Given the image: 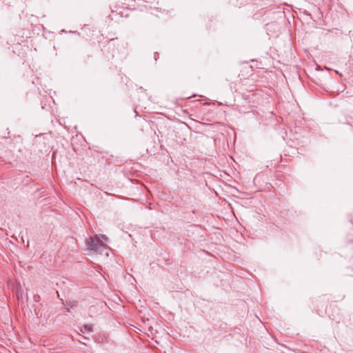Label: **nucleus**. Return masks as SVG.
<instances>
[{"mask_svg":"<svg viewBox=\"0 0 353 353\" xmlns=\"http://www.w3.org/2000/svg\"><path fill=\"white\" fill-rule=\"evenodd\" d=\"M92 325H85L83 326V329H84L85 331L91 332V331H92Z\"/></svg>","mask_w":353,"mask_h":353,"instance_id":"f03ea898","label":"nucleus"},{"mask_svg":"<svg viewBox=\"0 0 353 353\" xmlns=\"http://www.w3.org/2000/svg\"><path fill=\"white\" fill-rule=\"evenodd\" d=\"M101 239L102 241H103H103H108V237H107L105 235H103H103H101Z\"/></svg>","mask_w":353,"mask_h":353,"instance_id":"7ed1b4c3","label":"nucleus"},{"mask_svg":"<svg viewBox=\"0 0 353 353\" xmlns=\"http://www.w3.org/2000/svg\"><path fill=\"white\" fill-rule=\"evenodd\" d=\"M17 295L18 298H19V297L22 298V292H21L17 291Z\"/></svg>","mask_w":353,"mask_h":353,"instance_id":"20e7f679","label":"nucleus"},{"mask_svg":"<svg viewBox=\"0 0 353 353\" xmlns=\"http://www.w3.org/2000/svg\"><path fill=\"white\" fill-rule=\"evenodd\" d=\"M85 245L88 250L96 254H101L104 253L107 256H109L110 253L112 254L110 248L97 235L90 236L86 240Z\"/></svg>","mask_w":353,"mask_h":353,"instance_id":"f257e3e1","label":"nucleus"}]
</instances>
